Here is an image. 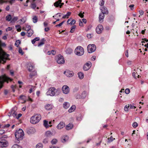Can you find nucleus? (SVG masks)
Returning a JSON list of instances; mask_svg holds the SVG:
<instances>
[{
  "label": "nucleus",
  "instance_id": "nucleus-23",
  "mask_svg": "<svg viewBox=\"0 0 148 148\" xmlns=\"http://www.w3.org/2000/svg\"><path fill=\"white\" fill-rule=\"evenodd\" d=\"M53 108V106L51 104H47L45 106V108L46 110H51Z\"/></svg>",
  "mask_w": 148,
  "mask_h": 148
},
{
  "label": "nucleus",
  "instance_id": "nucleus-29",
  "mask_svg": "<svg viewBox=\"0 0 148 148\" xmlns=\"http://www.w3.org/2000/svg\"><path fill=\"white\" fill-rule=\"evenodd\" d=\"M27 36L28 37H31L33 34V31L32 30H29L27 32Z\"/></svg>",
  "mask_w": 148,
  "mask_h": 148
},
{
  "label": "nucleus",
  "instance_id": "nucleus-60",
  "mask_svg": "<svg viewBox=\"0 0 148 148\" xmlns=\"http://www.w3.org/2000/svg\"><path fill=\"white\" fill-rule=\"evenodd\" d=\"M125 92L126 94H128L130 92V90L129 88H127L125 89Z\"/></svg>",
  "mask_w": 148,
  "mask_h": 148
},
{
  "label": "nucleus",
  "instance_id": "nucleus-9",
  "mask_svg": "<svg viewBox=\"0 0 148 148\" xmlns=\"http://www.w3.org/2000/svg\"><path fill=\"white\" fill-rule=\"evenodd\" d=\"M19 98L24 101V102H26V101H32V99L29 96H26L24 95H21L20 96Z\"/></svg>",
  "mask_w": 148,
  "mask_h": 148
},
{
  "label": "nucleus",
  "instance_id": "nucleus-48",
  "mask_svg": "<svg viewBox=\"0 0 148 148\" xmlns=\"http://www.w3.org/2000/svg\"><path fill=\"white\" fill-rule=\"evenodd\" d=\"M18 52L19 53L21 54L22 55H23L24 53L23 52V51L21 48V47H19V48Z\"/></svg>",
  "mask_w": 148,
  "mask_h": 148
},
{
  "label": "nucleus",
  "instance_id": "nucleus-7",
  "mask_svg": "<svg viewBox=\"0 0 148 148\" xmlns=\"http://www.w3.org/2000/svg\"><path fill=\"white\" fill-rule=\"evenodd\" d=\"M56 60L57 62L60 64H62L64 63L65 61L64 58L60 54H59L56 57Z\"/></svg>",
  "mask_w": 148,
  "mask_h": 148
},
{
  "label": "nucleus",
  "instance_id": "nucleus-27",
  "mask_svg": "<svg viewBox=\"0 0 148 148\" xmlns=\"http://www.w3.org/2000/svg\"><path fill=\"white\" fill-rule=\"evenodd\" d=\"M101 10L102 13L104 14H108V11L107 8L106 7H103L102 9Z\"/></svg>",
  "mask_w": 148,
  "mask_h": 148
},
{
  "label": "nucleus",
  "instance_id": "nucleus-18",
  "mask_svg": "<svg viewBox=\"0 0 148 148\" xmlns=\"http://www.w3.org/2000/svg\"><path fill=\"white\" fill-rule=\"evenodd\" d=\"M43 125L46 128H48L49 127H51L52 126V125H49L48 124V121L44 120L43 121Z\"/></svg>",
  "mask_w": 148,
  "mask_h": 148
},
{
  "label": "nucleus",
  "instance_id": "nucleus-52",
  "mask_svg": "<svg viewBox=\"0 0 148 148\" xmlns=\"http://www.w3.org/2000/svg\"><path fill=\"white\" fill-rule=\"evenodd\" d=\"M83 69L84 71H86L89 69V68L85 64L83 66Z\"/></svg>",
  "mask_w": 148,
  "mask_h": 148
},
{
  "label": "nucleus",
  "instance_id": "nucleus-53",
  "mask_svg": "<svg viewBox=\"0 0 148 148\" xmlns=\"http://www.w3.org/2000/svg\"><path fill=\"white\" fill-rule=\"evenodd\" d=\"M75 97L77 99H82L81 95H80L79 94H77L76 95Z\"/></svg>",
  "mask_w": 148,
  "mask_h": 148
},
{
  "label": "nucleus",
  "instance_id": "nucleus-47",
  "mask_svg": "<svg viewBox=\"0 0 148 148\" xmlns=\"http://www.w3.org/2000/svg\"><path fill=\"white\" fill-rule=\"evenodd\" d=\"M57 141V139H53L52 140L51 143L52 144H55L56 143Z\"/></svg>",
  "mask_w": 148,
  "mask_h": 148
},
{
  "label": "nucleus",
  "instance_id": "nucleus-59",
  "mask_svg": "<svg viewBox=\"0 0 148 148\" xmlns=\"http://www.w3.org/2000/svg\"><path fill=\"white\" fill-rule=\"evenodd\" d=\"M104 4V0H101V1L99 3V4L100 5L102 6Z\"/></svg>",
  "mask_w": 148,
  "mask_h": 148
},
{
  "label": "nucleus",
  "instance_id": "nucleus-20",
  "mask_svg": "<svg viewBox=\"0 0 148 148\" xmlns=\"http://www.w3.org/2000/svg\"><path fill=\"white\" fill-rule=\"evenodd\" d=\"M104 14L103 13H101L99 14V21L101 22V20L102 21V22L103 21V20L104 18Z\"/></svg>",
  "mask_w": 148,
  "mask_h": 148
},
{
  "label": "nucleus",
  "instance_id": "nucleus-55",
  "mask_svg": "<svg viewBox=\"0 0 148 148\" xmlns=\"http://www.w3.org/2000/svg\"><path fill=\"white\" fill-rule=\"evenodd\" d=\"M64 22H65V21H62V22L61 23L59 24L56 25V27H58L61 26L64 23Z\"/></svg>",
  "mask_w": 148,
  "mask_h": 148
},
{
  "label": "nucleus",
  "instance_id": "nucleus-6",
  "mask_svg": "<svg viewBox=\"0 0 148 148\" xmlns=\"http://www.w3.org/2000/svg\"><path fill=\"white\" fill-rule=\"evenodd\" d=\"M9 80H10V79L5 76H0V89L2 87L3 83Z\"/></svg>",
  "mask_w": 148,
  "mask_h": 148
},
{
  "label": "nucleus",
  "instance_id": "nucleus-38",
  "mask_svg": "<svg viewBox=\"0 0 148 148\" xmlns=\"http://www.w3.org/2000/svg\"><path fill=\"white\" fill-rule=\"evenodd\" d=\"M33 22L34 23H36L38 21V18L36 16H34L32 18Z\"/></svg>",
  "mask_w": 148,
  "mask_h": 148
},
{
  "label": "nucleus",
  "instance_id": "nucleus-32",
  "mask_svg": "<svg viewBox=\"0 0 148 148\" xmlns=\"http://www.w3.org/2000/svg\"><path fill=\"white\" fill-rule=\"evenodd\" d=\"M62 1V0H58V1H56L54 3V6L56 7H59Z\"/></svg>",
  "mask_w": 148,
  "mask_h": 148
},
{
  "label": "nucleus",
  "instance_id": "nucleus-35",
  "mask_svg": "<svg viewBox=\"0 0 148 148\" xmlns=\"http://www.w3.org/2000/svg\"><path fill=\"white\" fill-rule=\"evenodd\" d=\"M63 106L64 108L65 109H67L69 107V104L68 102H64Z\"/></svg>",
  "mask_w": 148,
  "mask_h": 148
},
{
  "label": "nucleus",
  "instance_id": "nucleus-63",
  "mask_svg": "<svg viewBox=\"0 0 148 148\" xmlns=\"http://www.w3.org/2000/svg\"><path fill=\"white\" fill-rule=\"evenodd\" d=\"M26 87L27 88H35V86H32V85H27Z\"/></svg>",
  "mask_w": 148,
  "mask_h": 148
},
{
  "label": "nucleus",
  "instance_id": "nucleus-14",
  "mask_svg": "<svg viewBox=\"0 0 148 148\" xmlns=\"http://www.w3.org/2000/svg\"><path fill=\"white\" fill-rule=\"evenodd\" d=\"M8 145V142L5 140H2L0 141V147H6Z\"/></svg>",
  "mask_w": 148,
  "mask_h": 148
},
{
  "label": "nucleus",
  "instance_id": "nucleus-22",
  "mask_svg": "<svg viewBox=\"0 0 148 148\" xmlns=\"http://www.w3.org/2000/svg\"><path fill=\"white\" fill-rule=\"evenodd\" d=\"M78 77L80 79H82L84 77V73L82 72H79L78 73Z\"/></svg>",
  "mask_w": 148,
  "mask_h": 148
},
{
  "label": "nucleus",
  "instance_id": "nucleus-42",
  "mask_svg": "<svg viewBox=\"0 0 148 148\" xmlns=\"http://www.w3.org/2000/svg\"><path fill=\"white\" fill-rule=\"evenodd\" d=\"M15 27L16 29H17V30L18 32H20L21 29V27L19 25H16L15 26Z\"/></svg>",
  "mask_w": 148,
  "mask_h": 148
},
{
  "label": "nucleus",
  "instance_id": "nucleus-39",
  "mask_svg": "<svg viewBox=\"0 0 148 148\" xmlns=\"http://www.w3.org/2000/svg\"><path fill=\"white\" fill-rule=\"evenodd\" d=\"M42 144L40 143H38L36 146V148H42Z\"/></svg>",
  "mask_w": 148,
  "mask_h": 148
},
{
  "label": "nucleus",
  "instance_id": "nucleus-43",
  "mask_svg": "<svg viewBox=\"0 0 148 148\" xmlns=\"http://www.w3.org/2000/svg\"><path fill=\"white\" fill-rule=\"evenodd\" d=\"M76 28V26L75 25H74L72 27L70 31V32L71 33H73V32L75 30V28Z\"/></svg>",
  "mask_w": 148,
  "mask_h": 148
},
{
  "label": "nucleus",
  "instance_id": "nucleus-11",
  "mask_svg": "<svg viewBox=\"0 0 148 148\" xmlns=\"http://www.w3.org/2000/svg\"><path fill=\"white\" fill-rule=\"evenodd\" d=\"M63 92L66 94H68L69 92V88L67 85H64L62 88Z\"/></svg>",
  "mask_w": 148,
  "mask_h": 148
},
{
  "label": "nucleus",
  "instance_id": "nucleus-16",
  "mask_svg": "<svg viewBox=\"0 0 148 148\" xmlns=\"http://www.w3.org/2000/svg\"><path fill=\"white\" fill-rule=\"evenodd\" d=\"M65 124L63 122H60L57 125V128L58 129H61L63 128L65 126Z\"/></svg>",
  "mask_w": 148,
  "mask_h": 148
},
{
  "label": "nucleus",
  "instance_id": "nucleus-10",
  "mask_svg": "<svg viewBox=\"0 0 148 148\" xmlns=\"http://www.w3.org/2000/svg\"><path fill=\"white\" fill-rule=\"evenodd\" d=\"M17 109V108L16 107H14L11 110V111L9 112L10 116H13L14 117H15L17 116V112L16 111Z\"/></svg>",
  "mask_w": 148,
  "mask_h": 148
},
{
  "label": "nucleus",
  "instance_id": "nucleus-58",
  "mask_svg": "<svg viewBox=\"0 0 148 148\" xmlns=\"http://www.w3.org/2000/svg\"><path fill=\"white\" fill-rule=\"evenodd\" d=\"M48 139L47 138H46L45 139H44L43 140V143L45 144H46L48 142Z\"/></svg>",
  "mask_w": 148,
  "mask_h": 148
},
{
  "label": "nucleus",
  "instance_id": "nucleus-4",
  "mask_svg": "<svg viewBox=\"0 0 148 148\" xmlns=\"http://www.w3.org/2000/svg\"><path fill=\"white\" fill-rule=\"evenodd\" d=\"M75 54L78 56H81L84 53V48L80 46H77L75 49Z\"/></svg>",
  "mask_w": 148,
  "mask_h": 148
},
{
  "label": "nucleus",
  "instance_id": "nucleus-41",
  "mask_svg": "<svg viewBox=\"0 0 148 148\" xmlns=\"http://www.w3.org/2000/svg\"><path fill=\"white\" fill-rule=\"evenodd\" d=\"M34 68V66L32 65L29 66L28 67V70L30 72L33 71Z\"/></svg>",
  "mask_w": 148,
  "mask_h": 148
},
{
  "label": "nucleus",
  "instance_id": "nucleus-62",
  "mask_svg": "<svg viewBox=\"0 0 148 148\" xmlns=\"http://www.w3.org/2000/svg\"><path fill=\"white\" fill-rule=\"evenodd\" d=\"M22 115L21 114H19L18 115L17 114V116H16L15 117L17 119H18Z\"/></svg>",
  "mask_w": 148,
  "mask_h": 148
},
{
  "label": "nucleus",
  "instance_id": "nucleus-1",
  "mask_svg": "<svg viewBox=\"0 0 148 148\" xmlns=\"http://www.w3.org/2000/svg\"><path fill=\"white\" fill-rule=\"evenodd\" d=\"M60 93V89L59 88L57 89L54 87L50 88L46 93L47 95H50L54 96L55 95H58Z\"/></svg>",
  "mask_w": 148,
  "mask_h": 148
},
{
  "label": "nucleus",
  "instance_id": "nucleus-34",
  "mask_svg": "<svg viewBox=\"0 0 148 148\" xmlns=\"http://www.w3.org/2000/svg\"><path fill=\"white\" fill-rule=\"evenodd\" d=\"M71 14V12H68L67 14L63 16L62 17L63 18H68L69 16Z\"/></svg>",
  "mask_w": 148,
  "mask_h": 148
},
{
  "label": "nucleus",
  "instance_id": "nucleus-51",
  "mask_svg": "<svg viewBox=\"0 0 148 148\" xmlns=\"http://www.w3.org/2000/svg\"><path fill=\"white\" fill-rule=\"evenodd\" d=\"M114 139H115L114 138H113V137L112 136H111L110 138H108V142H112V141H113V140H114Z\"/></svg>",
  "mask_w": 148,
  "mask_h": 148
},
{
  "label": "nucleus",
  "instance_id": "nucleus-50",
  "mask_svg": "<svg viewBox=\"0 0 148 148\" xmlns=\"http://www.w3.org/2000/svg\"><path fill=\"white\" fill-rule=\"evenodd\" d=\"M21 42L20 40H16L15 43V45L17 47H18L19 45L20 44Z\"/></svg>",
  "mask_w": 148,
  "mask_h": 148
},
{
  "label": "nucleus",
  "instance_id": "nucleus-54",
  "mask_svg": "<svg viewBox=\"0 0 148 148\" xmlns=\"http://www.w3.org/2000/svg\"><path fill=\"white\" fill-rule=\"evenodd\" d=\"M10 126V124H8L2 127V128L5 129L8 127Z\"/></svg>",
  "mask_w": 148,
  "mask_h": 148
},
{
  "label": "nucleus",
  "instance_id": "nucleus-36",
  "mask_svg": "<svg viewBox=\"0 0 148 148\" xmlns=\"http://www.w3.org/2000/svg\"><path fill=\"white\" fill-rule=\"evenodd\" d=\"M18 19V18L17 16H15L12 19L11 22L12 23H14L16 21H17Z\"/></svg>",
  "mask_w": 148,
  "mask_h": 148
},
{
  "label": "nucleus",
  "instance_id": "nucleus-64",
  "mask_svg": "<svg viewBox=\"0 0 148 148\" xmlns=\"http://www.w3.org/2000/svg\"><path fill=\"white\" fill-rule=\"evenodd\" d=\"M139 12L140 15H142L144 14V12L142 10H140L139 11Z\"/></svg>",
  "mask_w": 148,
  "mask_h": 148
},
{
  "label": "nucleus",
  "instance_id": "nucleus-40",
  "mask_svg": "<svg viewBox=\"0 0 148 148\" xmlns=\"http://www.w3.org/2000/svg\"><path fill=\"white\" fill-rule=\"evenodd\" d=\"M12 148H22V147L17 145V144H14L13 145V146L12 147Z\"/></svg>",
  "mask_w": 148,
  "mask_h": 148
},
{
  "label": "nucleus",
  "instance_id": "nucleus-31",
  "mask_svg": "<svg viewBox=\"0 0 148 148\" xmlns=\"http://www.w3.org/2000/svg\"><path fill=\"white\" fill-rule=\"evenodd\" d=\"M73 51V50L70 48H67L65 52L66 54H71V53H72Z\"/></svg>",
  "mask_w": 148,
  "mask_h": 148
},
{
  "label": "nucleus",
  "instance_id": "nucleus-30",
  "mask_svg": "<svg viewBox=\"0 0 148 148\" xmlns=\"http://www.w3.org/2000/svg\"><path fill=\"white\" fill-rule=\"evenodd\" d=\"M76 108V106L75 105L72 106L71 108L69 110L68 112H72L74 111Z\"/></svg>",
  "mask_w": 148,
  "mask_h": 148
},
{
  "label": "nucleus",
  "instance_id": "nucleus-15",
  "mask_svg": "<svg viewBox=\"0 0 148 148\" xmlns=\"http://www.w3.org/2000/svg\"><path fill=\"white\" fill-rule=\"evenodd\" d=\"M36 0H33V2H31V8L34 10L36 8L37 9H39V7H36V3L35 2Z\"/></svg>",
  "mask_w": 148,
  "mask_h": 148
},
{
  "label": "nucleus",
  "instance_id": "nucleus-2",
  "mask_svg": "<svg viewBox=\"0 0 148 148\" xmlns=\"http://www.w3.org/2000/svg\"><path fill=\"white\" fill-rule=\"evenodd\" d=\"M9 55L3 51L0 48V64L2 63L4 64L6 60L8 59Z\"/></svg>",
  "mask_w": 148,
  "mask_h": 148
},
{
  "label": "nucleus",
  "instance_id": "nucleus-33",
  "mask_svg": "<svg viewBox=\"0 0 148 148\" xmlns=\"http://www.w3.org/2000/svg\"><path fill=\"white\" fill-rule=\"evenodd\" d=\"M12 19V16L10 14H8L6 17V19L8 21H11Z\"/></svg>",
  "mask_w": 148,
  "mask_h": 148
},
{
  "label": "nucleus",
  "instance_id": "nucleus-45",
  "mask_svg": "<svg viewBox=\"0 0 148 148\" xmlns=\"http://www.w3.org/2000/svg\"><path fill=\"white\" fill-rule=\"evenodd\" d=\"M134 71H135V72H136V76L137 75L138 77H139V75H138V73L137 72H139V71H141V70H140V69L138 68L137 69L136 71L135 70H134Z\"/></svg>",
  "mask_w": 148,
  "mask_h": 148
},
{
  "label": "nucleus",
  "instance_id": "nucleus-3",
  "mask_svg": "<svg viewBox=\"0 0 148 148\" xmlns=\"http://www.w3.org/2000/svg\"><path fill=\"white\" fill-rule=\"evenodd\" d=\"M41 119V116L39 114L34 115L30 119V122L33 124L38 123Z\"/></svg>",
  "mask_w": 148,
  "mask_h": 148
},
{
  "label": "nucleus",
  "instance_id": "nucleus-57",
  "mask_svg": "<svg viewBox=\"0 0 148 148\" xmlns=\"http://www.w3.org/2000/svg\"><path fill=\"white\" fill-rule=\"evenodd\" d=\"M138 125L137 123L136 122H134L132 124V126L134 127H136Z\"/></svg>",
  "mask_w": 148,
  "mask_h": 148
},
{
  "label": "nucleus",
  "instance_id": "nucleus-21",
  "mask_svg": "<svg viewBox=\"0 0 148 148\" xmlns=\"http://www.w3.org/2000/svg\"><path fill=\"white\" fill-rule=\"evenodd\" d=\"M88 95V93L85 91H84L82 92L81 95L82 99L85 98Z\"/></svg>",
  "mask_w": 148,
  "mask_h": 148
},
{
  "label": "nucleus",
  "instance_id": "nucleus-49",
  "mask_svg": "<svg viewBox=\"0 0 148 148\" xmlns=\"http://www.w3.org/2000/svg\"><path fill=\"white\" fill-rule=\"evenodd\" d=\"M85 65H86L88 67H89V69L91 66V63L90 62H88L85 64Z\"/></svg>",
  "mask_w": 148,
  "mask_h": 148
},
{
  "label": "nucleus",
  "instance_id": "nucleus-46",
  "mask_svg": "<svg viewBox=\"0 0 148 148\" xmlns=\"http://www.w3.org/2000/svg\"><path fill=\"white\" fill-rule=\"evenodd\" d=\"M31 28V26L29 25H27L26 26L25 28V30L26 31H28L29 30H32L30 29Z\"/></svg>",
  "mask_w": 148,
  "mask_h": 148
},
{
  "label": "nucleus",
  "instance_id": "nucleus-17",
  "mask_svg": "<svg viewBox=\"0 0 148 148\" xmlns=\"http://www.w3.org/2000/svg\"><path fill=\"white\" fill-rule=\"evenodd\" d=\"M67 23L68 24L74 25L75 23V20L74 19L72 20L71 18H70L68 20Z\"/></svg>",
  "mask_w": 148,
  "mask_h": 148
},
{
  "label": "nucleus",
  "instance_id": "nucleus-26",
  "mask_svg": "<svg viewBox=\"0 0 148 148\" xmlns=\"http://www.w3.org/2000/svg\"><path fill=\"white\" fill-rule=\"evenodd\" d=\"M69 137L67 136H63L62 138V141L63 143L66 142L68 139Z\"/></svg>",
  "mask_w": 148,
  "mask_h": 148
},
{
  "label": "nucleus",
  "instance_id": "nucleus-44",
  "mask_svg": "<svg viewBox=\"0 0 148 148\" xmlns=\"http://www.w3.org/2000/svg\"><path fill=\"white\" fill-rule=\"evenodd\" d=\"M130 106L129 105H126L124 107V110L125 111L127 112L128 111V109H130Z\"/></svg>",
  "mask_w": 148,
  "mask_h": 148
},
{
  "label": "nucleus",
  "instance_id": "nucleus-56",
  "mask_svg": "<svg viewBox=\"0 0 148 148\" xmlns=\"http://www.w3.org/2000/svg\"><path fill=\"white\" fill-rule=\"evenodd\" d=\"M84 13V12L83 13L82 12H81L80 13L78 14V15L80 16L81 18H83L84 17V15L83 14Z\"/></svg>",
  "mask_w": 148,
  "mask_h": 148
},
{
  "label": "nucleus",
  "instance_id": "nucleus-37",
  "mask_svg": "<svg viewBox=\"0 0 148 148\" xmlns=\"http://www.w3.org/2000/svg\"><path fill=\"white\" fill-rule=\"evenodd\" d=\"M40 40V38L39 37H36L34 38L33 40L32 41V42L33 44L35 43L36 41H38Z\"/></svg>",
  "mask_w": 148,
  "mask_h": 148
},
{
  "label": "nucleus",
  "instance_id": "nucleus-28",
  "mask_svg": "<svg viewBox=\"0 0 148 148\" xmlns=\"http://www.w3.org/2000/svg\"><path fill=\"white\" fill-rule=\"evenodd\" d=\"M45 40L44 38L41 39L40 42L38 43V47H40L43 45L45 43Z\"/></svg>",
  "mask_w": 148,
  "mask_h": 148
},
{
  "label": "nucleus",
  "instance_id": "nucleus-12",
  "mask_svg": "<svg viewBox=\"0 0 148 148\" xmlns=\"http://www.w3.org/2000/svg\"><path fill=\"white\" fill-rule=\"evenodd\" d=\"M103 29V27L101 25H98L96 29V32L98 34H101Z\"/></svg>",
  "mask_w": 148,
  "mask_h": 148
},
{
  "label": "nucleus",
  "instance_id": "nucleus-61",
  "mask_svg": "<svg viewBox=\"0 0 148 148\" xmlns=\"http://www.w3.org/2000/svg\"><path fill=\"white\" fill-rule=\"evenodd\" d=\"M129 106H130V109H135V108H136V107L133 106L132 105H129Z\"/></svg>",
  "mask_w": 148,
  "mask_h": 148
},
{
  "label": "nucleus",
  "instance_id": "nucleus-8",
  "mask_svg": "<svg viewBox=\"0 0 148 148\" xmlns=\"http://www.w3.org/2000/svg\"><path fill=\"white\" fill-rule=\"evenodd\" d=\"M96 46L94 44L89 45L87 47L88 51L89 53L94 52L96 49Z\"/></svg>",
  "mask_w": 148,
  "mask_h": 148
},
{
  "label": "nucleus",
  "instance_id": "nucleus-13",
  "mask_svg": "<svg viewBox=\"0 0 148 148\" xmlns=\"http://www.w3.org/2000/svg\"><path fill=\"white\" fill-rule=\"evenodd\" d=\"M64 73L68 77H72L74 75V73L73 71H65Z\"/></svg>",
  "mask_w": 148,
  "mask_h": 148
},
{
  "label": "nucleus",
  "instance_id": "nucleus-24",
  "mask_svg": "<svg viewBox=\"0 0 148 148\" xmlns=\"http://www.w3.org/2000/svg\"><path fill=\"white\" fill-rule=\"evenodd\" d=\"M73 127V124L72 123H69L66 125V128L67 130H69L72 129Z\"/></svg>",
  "mask_w": 148,
  "mask_h": 148
},
{
  "label": "nucleus",
  "instance_id": "nucleus-5",
  "mask_svg": "<svg viewBox=\"0 0 148 148\" xmlns=\"http://www.w3.org/2000/svg\"><path fill=\"white\" fill-rule=\"evenodd\" d=\"M15 135L16 138L19 139L22 137L24 136V132L21 129L17 130L15 133Z\"/></svg>",
  "mask_w": 148,
  "mask_h": 148
},
{
  "label": "nucleus",
  "instance_id": "nucleus-25",
  "mask_svg": "<svg viewBox=\"0 0 148 148\" xmlns=\"http://www.w3.org/2000/svg\"><path fill=\"white\" fill-rule=\"evenodd\" d=\"M37 75L36 72L35 71H33L30 74L29 76L30 78H32L34 76H35Z\"/></svg>",
  "mask_w": 148,
  "mask_h": 148
},
{
  "label": "nucleus",
  "instance_id": "nucleus-19",
  "mask_svg": "<svg viewBox=\"0 0 148 148\" xmlns=\"http://www.w3.org/2000/svg\"><path fill=\"white\" fill-rule=\"evenodd\" d=\"M53 135V132H52L49 131H47L45 133V136L48 137H51Z\"/></svg>",
  "mask_w": 148,
  "mask_h": 148
}]
</instances>
